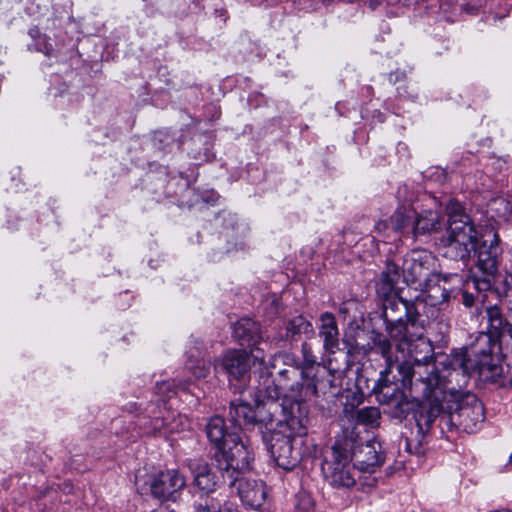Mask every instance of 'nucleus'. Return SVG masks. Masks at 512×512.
Instances as JSON below:
<instances>
[{
    "instance_id": "9d476101",
    "label": "nucleus",
    "mask_w": 512,
    "mask_h": 512,
    "mask_svg": "<svg viewBox=\"0 0 512 512\" xmlns=\"http://www.w3.org/2000/svg\"><path fill=\"white\" fill-rule=\"evenodd\" d=\"M454 222L448 226L446 235L440 239L443 255L452 260H466L470 257L477 241V232L472 222Z\"/></svg>"
},
{
    "instance_id": "ddd939ff",
    "label": "nucleus",
    "mask_w": 512,
    "mask_h": 512,
    "mask_svg": "<svg viewBox=\"0 0 512 512\" xmlns=\"http://www.w3.org/2000/svg\"><path fill=\"white\" fill-rule=\"evenodd\" d=\"M485 419L483 404L475 395H467L463 398L455 412L449 417H443L442 421L450 420L467 433L476 432Z\"/></svg>"
},
{
    "instance_id": "aec40b11",
    "label": "nucleus",
    "mask_w": 512,
    "mask_h": 512,
    "mask_svg": "<svg viewBox=\"0 0 512 512\" xmlns=\"http://www.w3.org/2000/svg\"><path fill=\"white\" fill-rule=\"evenodd\" d=\"M233 334L241 345L254 346L262 339L260 325L249 318L239 320L234 325Z\"/></svg>"
},
{
    "instance_id": "c85d7f7f",
    "label": "nucleus",
    "mask_w": 512,
    "mask_h": 512,
    "mask_svg": "<svg viewBox=\"0 0 512 512\" xmlns=\"http://www.w3.org/2000/svg\"><path fill=\"white\" fill-rule=\"evenodd\" d=\"M446 213L448 215L449 226L454 224V222H465L464 220L466 219L468 222H472L469 215L465 213L463 205L457 200L450 199L447 202Z\"/></svg>"
},
{
    "instance_id": "1a4fd4ad",
    "label": "nucleus",
    "mask_w": 512,
    "mask_h": 512,
    "mask_svg": "<svg viewBox=\"0 0 512 512\" xmlns=\"http://www.w3.org/2000/svg\"><path fill=\"white\" fill-rule=\"evenodd\" d=\"M322 473L326 481L336 488H350L356 483L357 469L352 463L350 451L336 442L326 452L322 463Z\"/></svg>"
},
{
    "instance_id": "bb28decb",
    "label": "nucleus",
    "mask_w": 512,
    "mask_h": 512,
    "mask_svg": "<svg viewBox=\"0 0 512 512\" xmlns=\"http://www.w3.org/2000/svg\"><path fill=\"white\" fill-rule=\"evenodd\" d=\"M402 278L399 265L394 261H387L386 268L381 274L380 284L384 293L391 292Z\"/></svg>"
},
{
    "instance_id": "7ed1b4c3",
    "label": "nucleus",
    "mask_w": 512,
    "mask_h": 512,
    "mask_svg": "<svg viewBox=\"0 0 512 512\" xmlns=\"http://www.w3.org/2000/svg\"><path fill=\"white\" fill-rule=\"evenodd\" d=\"M215 461L222 478L229 487H234L241 475L252 469L254 451L250 443L243 441L240 434L233 431L228 442L215 453Z\"/></svg>"
},
{
    "instance_id": "a211bd4d",
    "label": "nucleus",
    "mask_w": 512,
    "mask_h": 512,
    "mask_svg": "<svg viewBox=\"0 0 512 512\" xmlns=\"http://www.w3.org/2000/svg\"><path fill=\"white\" fill-rule=\"evenodd\" d=\"M319 337L323 341V349L330 355L339 348V329L335 316L330 312H324L319 317Z\"/></svg>"
},
{
    "instance_id": "7c9ffc66",
    "label": "nucleus",
    "mask_w": 512,
    "mask_h": 512,
    "mask_svg": "<svg viewBox=\"0 0 512 512\" xmlns=\"http://www.w3.org/2000/svg\"><path fill=\"white\" fill-rule=\"evenodd\" d=\"M186 367L196 379H204L210 374V365L204 359H194L193 354L188 356Z\"/></svg>"
},
{
    "instance_id": "f3484780",
    "label": "nucleus",
    "mask_w": 512,
    "mask_h": 512,
    "mask_svg": "<svg viewBox=\"0 0 512 512\" xmlns=\"http://www.w3.org/2000/svg\"><path fill=\"white\" fill-rule=\"evenodd\" d=\"M190 470L193 474V487L199 493L200 498L211 496L218 487L219 479L211 471L209 465L203 462H193L190 464Z\"/></svg>"
},
{
    "instance_id": "6ab92c4d",
    "label": "nucleus",
    "mask_w": 512,
    "mask_h": 512,
    "mask_svg": "<svg viewBox=\"0 0 512 512\" xmlns=\"http://www.w3.org/2000/svg\"><path fill=\"white\" fill-rule=\"evenodd\" d=\"M390 371L386 368L380 373V377L376 382L373 391L377 395V399L382 404L398 405L403 398V392L398 383L392 382L389 378Z\"/></svg>"
},
{
    "instance_id": "72a5a7b5",
    "label": "nucleus",
    "mask_w": 512,
    "mask_h": 512,
    "mask_svg": "<svg viewBox=\"0 0 512 512\" xmlns=\"http://www.w3.org/2000/svg\"><path fill=\"white\" fill-rule=\"evenodd\" d=\"M391 348L392 345L389 340L387 339H380L379 342L376 344V349L378 352L381 353V355L386 359L387 362V368H389V371H391L392 368V358H391Z\"/></svg>"
},
{
    "instance_id": "dca6fc26",
    "label": "nucleus",
    "mask_w": 512,
    "mask_h": 512,
    "mask_svg": "<svg viewBox=\"0 0 512 512\" xmlns=\"http://www.w3.org/2000/svg\"><path fill=\"white\" fill-rule=\"evenodd\" d=\"M353 458L358 470L370 473H373L384 462L381 445L376 441H367L359 445L353 453Z\"/></svg>"
},
{
    "instance_id": "c9c22d12",
    "label": "nucleus",
    "mask_w": 512,
    "mask_h": 512,
    "mask_svg": "<svg viewBox=\"0 0 512 512\" xmlns=\"http://www.w3.org/2000/svg\"><path fill=\"white\" fill-rule=\"evenodd\" d=\"M302 350L304 356V364L307 366L305 369L308 370L316 363V357L313 355L307 344H303Z\"/></svg>"
},
{
    "instance_id": "2f4dec72",
    "label": "nucleus",
    "mask_w": 512,
    "mask_h": 512,
    "mask_svg": "<svg viewBox=\"0 0 512 512\" xmlns=\"http://www.w3.org/2000/svg\"><path fill=\"white\" fill-rule=\"evenodd\" d=\"M374 232L376 233L374 239L384 243H389L400 239L399 236H395V234L391 231L390 220L377 222L374 227Z\"/></svg>"
},
{
    "instance_id": "f704fd0d",
    "label": "nucleus",
    "mask_w": 512,
    "mask_h": 512,
    "mask_svg": "<svg viewBox=\"0 0 512 512\" xmlns=\"http://www.w3.org/2000/svg\"><path fill=\"white\" fill-rule=\"evenodd\" d=\"M176 385L173 382L170 381H163L161 383L156 384V393L163 396V397H170V393H175V391L172 390V388H175Z\"/></svg>"
},
{
    "instance_id": "f03ea898",
    "label": "nucleus",
    "mask_w": 512,
    "mask_h": 512,
    "mask_svg": "<svg viewBox=\"0 0 512 512\" xmlns=\"http://www.w3.org/2000/svg\"><path fill=\"white\" fill-rule=\"evenodd\" d=\"M299 410V402L287 398L282 403L277 402L276 389L265 385L257 387L255 394V407L242 399L231 401L229 419L232 422L233 431L239 433L242 426L263 425L266 429H272L274 421L281 416L280 426L288 427L292 433H304L301 422L302 416Z\"/></svg>"
},
{
    "instance_id": "f8f14e48",
    "label": "nucleus",
    "mask_w": 512,
    "mask_h": 512,
    "mask_svg": "<svg viewBox=\"0 0 512 512\" xmlns=\"http://www.w3.org/2000/svg\"><path fill=\"white\" fill-rule=\"evenodd\" d=\"M434 257L425 250H413L402 261V279L407 285L423 289L429 281L436 282L439 274L432 272Z\"/></svg>"
},
{
    "instance_id": "6e6552de",
    "label": "nucleus",
    "mask_w": 512,
    "mask_h": 512,
    "mask_svg": "<svg viewBox=\"0 0 512 512\" xmlns=\"http://www.w3.org/2000/svg\"><path fill=\"white\" fill-rule=\"evenodd\" d=\"M263 364V350L258 347H251L250 353L245 350H229L215 363V370H222L227 376L231 385L241 391L250 379L252 364Z\"/></svg>"
},
{
    "instance_id": "4468645a",
    "label": "nucleus",
    "mask_w": 512,
    "mask_h": 512,
    "mask_svg": "<svg viewBox=\"0 0 512 512\" xmlns=\"http://www.w3.org/2000/svg\"><path fill=\"white\" fill-rule=\"evenodd\" d=\"M186 480L177 470L160 472L151 482L152 495L160 500L175 501L179 492L185 487Z\"/></svg>"
},
{
    "instance_id": "412c9836",
    "label": "nucleus",
    "mask_w": 512,
    "mask_h": 512,
    "mask_svg": "<svg viewBox=\"0 0 512 512\" xmlns=\"http://www.w3.org/2000/svg\"><path fill=\"white\" fill-rule=\"evenodd\" d=\"M233 432V428L229 431L225 425V421L220 416L212 417L206 425V434L211 443L215 445L217 451L221 446L228 442V436Z\"/></svg>"
},
{
    "instance_id": "5701e85b",
    "label": "nucleus",
    "mask_w": 512,
    "mask_h": 512,
    "mask_svg": "<svg viewBox=\"0 0 512 512\" xmlns=\"http://www.w3.org/2000/svg\"><path fill=\"white\" fill-rule=\"evenodd\" d=\"M345 413L356 425H364L372 428L379 425L381 414L377 407L370 406L361 409H345Z\"/></svg>"
},
{
    "instance_id": "ea45409f",
    "label": "nucleus",
    "mask_w": 512,
    "mask_h": 512,
    "mask_svg": "<svg viewBox=\"0 0 512 512\" xmlns=\"http://www.w3.org/2000/svg\"><path fill=\"white\" fill-rule=\"evenodd\" d=\"M406 450L410 453H413L414 451L412 450L411 448V445L408 443V441L406 442Z\"/></svg>"
},
{
    "instance_id": "58836bf2",
    "label": "nucleus",
    "mask_w": 512,
    "mask_h": 512,
    "mask_svg": "<svg viewBox=\"0 0 512 512\" xmlns=\"http://www.w3.org/2000/svg\"><path fill=\"white\" fill-rule=\"evenodd\" d=\"M152 512H173V511H170L167 507L165 506H161L159 507L158 509L156 510H153Z\"/></svg>"
},
{
    "instance_id": "423d86ee",
    "label": "nucleus",
    "mask_w": 512,
    "mask_h": 512,
    "mask_svg": "<svg viewBox=\"0 0 512 512\" xmlns=\"http://www.w3.org/2000/svg\"><path fill=\"white\" fill-rule=\"evenodd\" d=\"M299 410L302 414L301 422L304 427V433H292V431L288 427H281V416H279L274 421V423L272 424V429H268L269 431H272L271 442L269 444V451L273 456L276 464L285 470H290L294 468L300 461V454L293 447L292 439L294 437H301L307 434V411L300 402Z\"/></svg>"
},
{
    "instance_id": "e433bc0d",
    "label": "nucleus",
    "mask_w": 512,
    "mask_h": 512,
    "mask_svg": "<svg viewBox=\"0 0 512 512\" xmlns=\"http://www.w3.org/2000/svg\"><path fill=\"white\" fill-rule=\"evenodd\" d=\"M463 297V304L466 307H471L474 304V296L470 294L469 292L465 291L462 294Z\"/></svg>"
},
{
    "instance_id": "473e14b6",
    "label": "nucleus",
    "mask_w": 512,
    "mask_h": 512,
    "mask_svg": "<svg viewBox=\"0 0 512 512\" xmlns=\"http://www.w3.org/2000/svg\"><path fill=\"white\" fill-rule=\"evenodd\" d=\"M195 512H222L221 500L213 496L200 498L195 504Z\"/></svg>"
},
{
    "instance_id": "393cba45",
    "label": "nucleus",
    "mask_w": 512,
    "mask_h": 512,
    "mask_svg": "<svg viewBox=\"0 0 512 512\" xmlns=\"http://www.w3.org/2000/svg\"><path fill=\"white\" fill-rule=\"evenodd\" d=\"M295 362V358L287 353H278L275 354L271 360L269 361V364H266L263 361L262 365H259V376L261 373L263 375H269V372H272V378H275L278 376V372H281V370L285 369L288 365H292Z\"/></svg>"
},
{
    "instance_id": "f257e3e1",
    "label": "nucleus",
    "mask_w": 512,
    "mask_h": 512,
    "mask_svg": "<svg viewBox=\"0 0 512 512\" xmlns=\"http://www.w3.org/2000/svg\"><path fill=\"white\" fill-rule=\"evenodd\" d=\"M383 318L391 338L398 341L397 351L402 354V362L397 368L402 374V382H412L416 374V367L420 368L422 364L428 366L431 357L425 355L419 358L416 355V349L421 347L426 353H431L432 348L423 338L425 320L415 309L414 305L408 301L391 297L385 300L383 305Z\"/></svg>"
},
{
    "instance_id": "b1692460",
    "label": "nucleus",
    "mask_w": 512,
    "mask_h": 512,
    "mask_svg": "<svg viewBox=\"0 0 512 512\" xmlns=\"http://www.w3.org/2000/svg\"><path fill=\"white\" fill-rule=\"evenodd\" d=\"M415 211L412 208H403L391 217V231L399 238L411 225L414 226Z\"/></svg>"
},
{
    "instance_id": "2eb2a0df",
    "label": "nucleus",
    "mask_w": 512,
    "mask_h": 512,
    "mask_svg": "<svg viewBox=\"0 0 512 512\" xmlns=\"http://www.w3.org/2000/svg\"><path fill=\"white\" fill-rule=\"evenodd\" d=\"M230 488L235 489L241 501L253 509L260 508L266 500L267 489L262 481L249 479L241 475L237 484Z\"/></svg>"
},
{
    "instance_id": "0eeeda50",
    "label": "nucleus",
    "mask_w": 512,
    "mask_h": 512,
    "mask_svg": "<svg viewBox=\"0 0 512 512\" xmlns=\"http://www.w3.org/2000/svg\"><path fill=\"white\" fill-rule=\"evenodd\" d=\"M265 385L276 389L278 403H282L284 398L289 399V397L284 395L286 391L298 392L303 387L312 395H318L316 380L310 376L309 370L300 369L296 361L292 365L285 367L281 372H278V376L275 378H272V372H269V375L261 373L258 387L263 388ZM290 400L295 401L291 398Z\"/></svg>"
},
{
    "instance_id": "a878e982",
    "label": "nucleus",
    "mask_w": 512,
    "mask_h": 512,
    "mask_svg": "<svg viewBox=\"0 0 512 512\" xmlns=\"http://www.w3.org/2000/svg\"><path fill=\"white\" fill-rule=\"evenodd\" d=\"M440 226L438 214L433 211H428L417 216L414 220L413 234L418 235L438 231Z\"/></svg>"
},
{
    "instance_id": "c756f323",
    "label": "nucleus",
    "mask_w": 512,
    "mask_h": 512,
    "mask_svg": "<svg viewBox=\"0 0 512 512\" xmlns=\"http://www.w3.org/2000/svg\"><path fill=\"white\" fill-rule=\"evenodd\" d=\"M286 330L288 335L294 337L301 333H313V326L303 316H296L288 322Z\"/></svg>"
},
{
    "instance_id": "4be33fe9",
    "label": "nucleus",
    "mask_w": 512,
    "mask_h": 512,
    "mask_svg": "<svg viewBox=\"0 0 512 512\" xmlns=\"http://www.w3.org/2000/svg\"><path fill=\"white\" fill-rule=\"evenodd\" d=\"M489 324L490 338L497 336H510L512 339V325L506 323L501 311L497 306H490L486 309Z\"/></svg>"
},
{
    "instance_id": "79ce46f5",
    "label": "nucleus",
    "mask_w": 512,
    "mask_h": 512,
    "mask_svg": "<svg viewBox=\"0 0 512 512\" xmlns=\"http://www.w3.org/2000/svg\"><path fill=\"white\" fill-rule=\"evenodd\" d=\"M509 462L512 464V454L510 455Z\"/></svg>"
},
{
    "instance_id": "9b49d317",
    "label": "nucleus",
    "mask_w": 512,
    "mask_h": 512,
    "mask_svg": "<svg viewBox=\"0 0 512 512\" xmlns=\"http://www.w3.org/2000/svg\"><path fill=\"white\" fill-rule=\"evenodd\" d=\"M441 379L439 373L434 369L427 370V376L415 379V386H421L423 396L427 399L435 397L434 401L424 404L415 415L416 424L419 432L427 433L432 427L433 422L441 415L443 407L436 397V390L440 387Z\"/></svg>"
},
{
    "instance_id": "cd10ccee",
    "label": "nucleus",
    "mask_w": 512,
    "mask_h": 512,
    "mask_svg": "<svg viewBox=\"0 0 512 512\" xmlns=\"http://www.w3.org/2000/svg\"><path fill=\"white\" fill-rule=\"evenodd\" d=\"M440 280L441 275L439 274V278L436 282L429 281V285H427L426 288L418 289L419 291L426 293V300L429 301L431 305L442 304L450 297L449 291L439 285Z\"/></svg>"
},
{
    "instance_id": "20e7f679",
    "label": "nucleus",
    "mask_w": 512,
    "mask_h": 512,
    "mask_svg": "<svg viewBox=\"0 0 512 512\" xmlns=\"http://www.w3.org/2000/svg\"><path fill=\"white\" fill-rule=\"evenodd\" d=\"M474 250L477 255L476 268L480 274L475 272L467 284H472L480 292L488 291L494 284L502 256L498 233L493 229L486 231Z\"/></svg>"
},
{
    "instance_id": "39448f33",
    "label": "nucleus",
    "mask_w": 512,
    "mask_h": 512,
    "mask_svg": "<svg viewBox=\"0 0 512 512\" xmlns=\"http://www.w3.org/2000/svg\"><path fill=\"white\" fill-rule=\"evenodd\" d=\"M450 365L454 371H462L465 376L478 373L484 381L496 382L503 373V368L487 350H477L474 347L454 351Z\"/></svg>"
},
{
    "instance_id": "4c0bfd02",
    "label": "nucleus",
    "mask_w": 512,
    "mask_h": 512,
    "mask_svg": "<svg viewBox=\"0 0 512 512\" xmlns=\"http://www.w3.org/2000/svg\"><path fill=\"white\" fill-rule=\"evenodd\" d=\"M328 369L330 372H337L340 369L332 365V359L330 357L328 358Z\"/></svg>"
},
{
    "instance_id": "a19ab883",
    "label": "nucleus",
    "mask_w": 512,
    "mask_h": 512,
    "mask_svg": "<svg viewBox=\"0 0 512 512\" xmlns=\"http://www.w3.org/2000/svg\"><path fill=\"white\" fill-rule=\"evenodd\" d=\"M169 431H170V432H173V431H174V426H171V427L169 428Z\"/></svg>"
}]
</instances>
